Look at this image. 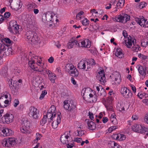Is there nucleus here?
Segmentation results:
<instances>
[{
	"instance_id": "c756f323",
	"label": "nucleus",
	"mask_w": 148,
	"mask_h": 148,
	"mask_svg": "<svg viewBox=\"0 0 148 148\" xmlns=\"http://www.w3.org/2000/svg\"><path fill=\"white\" fill-rule=\"evenodd\" d=\"M87 124L88 128L90 130H93L95 129L96 125L93 122L91 121H88Z\"/></svg>"
},
{
	"instance_id": "473e14b6",
	"label": "nucleus",
	"mask_w": 148,
	"mask_h": 148,
	"mask_svg": "<svg viewBox=\"0 0 148 148\" xmlns=\"http://www.w3.org/2000/svg\"><path fill=\"white\" fill-rule=\"evenodd\" d=\"M5 49L4 45L0 44V58L2 57L5 52Z\"/></svg>"
},
{
	"instance_id": "20e7f679",
	"label": "nucleus",
	"mask_w": 148,
	"mask_h": 148,
	"mask_svg": "<svg viewBox=\"0 0 148 148\" xmlns=\"http://www.w3.org/2000/svg\"><path fill=\"white\" fill-rule=\"evenodd\" d=\"M84 97L89 96V99L90 102H95L97 100V96L94 91L92 90L89 88L83 89L82 91Z\"/></svg>"
},
{
	"instance_id": "b1692460",
	"label": "nucleus",
	"mask_w": 148,
	"mask_h": 148,
	"mask_svg": "<svg viewBox=\"0 0 148 148\" xmlns=\"http://www.w3.org/2000/svg\"><path fill=\"white\" fill-rule=\"evenodd\" d=\"M97 90L98 91V94L99 95L105 96V90L101 86H96Z\"/></svg>"
},
{
	"instance_id": "ea45409f",
	"label": "nucleus",
	"mask_w": 148,
	"mask_h": 148,
	"mask_svg": "<svg viewBox=\"0 0 148 148\" xmlns=\"http://www.w3.org/2000/svg\"><path fill=\"white\" fill-rule=\"evenodd\" d=\"M8 138L4 139L1 142V143L3 146L7 147H10V145L9 144Z\"/></svg>"
},
{
	"instance_id": "a211bd4d",
	"label": "nucleus",
	"mask_w": 148,
	"mask_h": 148,
	"mask_svg": "<svg viewBox=\"0 0 148 148\" xmlns=\"http://www.w3.org/2000/svg\"><path fill=\"white\" fill-rule=\"evenodd\" d=\"M3 118L4 119L6 123L9 124L13 121L14 116L13 115L11 114L7 113L3 116Z\"/></svg>"
},
{
	"instance_id": "774afa93",
	"label": "nucleus",
	"mask_w": 148,
	"mask_h": 148,
	"mask_svg": "<svg viewBox=\"0 0 148 148\" xmlns=\"http://www.w3.org/2000/svg\"><path fill=\"white\" fill-rule=\"evenodd\" d=\"M144 120L148 124V114H146L144 117Z\"/></svg>"
},
{
	"instance_id": "ddd939ff",
	"label": "nucleus",
	"mask_w": 148,
	"mask_h": 148,
	"mask_svg": "<svg viewBox=\"0 0 148 148\" xmlns=\"http://www.w3.org/2000/svg\"><path fill=\"white\" fill-rule=\"evenodd\" d=\"M121 93L123 96L125 98L130 97L132 94L131 91L125 87H121Z\"/></svg>"
},
{
	"instance_id": "cd10ccee",
	"label": "nucleus",
	"mask_w": 148,
	"mask_h": 148,
	"mask_svg": "<svg viewBox=\"0 0 148 148\" xmlns=\"http://www.w3.org/2000/svg\"><path fill=\"white\" fill-rule=\"evenodd\" d=\"M111 148H122L121 146L114 141H110L108 144Z\"/></svg>"
},
{
	"instance_id": "680f3d73",
	"label": "nucleus",
	"mask_w": 148,
	"mask_h": 148,
	"mask_svg": "<svg viewBox=\"0 0 148 148\" xmlns=\"http://www.w3.org/2000/svg\"><path fill=\"white\" fill-rule=\"evenodd\" d=\"M138 57L139 58H140L141 59H145L147 58V56L144 55L141 53H139L138 55Z\"/></svg>"
},
{
	"instance_id": "79ce46f5",
	"label": "nucleus",
	"mask_w": 148,
	"mask_h": 148,
	"mask_svg": "<svg viewBox=\"0 0 148 148\" xmlns=\"http://www.w3.org/2000/svg\"><path fill=\"white\" fill-rule=\"evenodd\" d=\"M140 127V125L135 124L132 126V129L134 132H139Z\"/></svg>"
},
{
	"instance_id": "0eeeda50",
	"label": "nucleus",
	"mask_w": 148,
	"mask_h": 148,
	"mask_svg": "<svg viewBox=\"0 0 148 148\" xmlns=\"http://www.w3.org/2000/svg\"><path fill=\"white\" fill-rule=\"evenodd\" d=\"M56 107L53 105L51 106L48 110L47 115L50 118L48 119V124H49L51 121H53L54 117L56 116Z\"/></svg>"
},
{
	"instance_id": "412c9836",
	"label": "nucleus",
	"mask_w": 148,
	"mask_h": 148,
	"mask_svg": "<svg viewBox=\"0 0 148 148\" xmlns=\"http://www.w3.org/2000/svg\"><path fill=\"white\" fill-rule=\"evenodd\" d=\"M46 72L48 74L49 79L51 82L53 83H55L56 76L55 74L48 70H46Z\"/></svg>"
},
{
	"instance_id": "4c0bfd02",
	"label": "nucleus",
	"mask_w": 148,
	"mask_h": 148,
	"mask_svg": "<svg viewBox=\"0 0 148 148\" xmlns=\"http://www.w3.org/2000/svg\"><path fill=\"white\" fill-rule=\"evenodd\" d=\"M12 73L14 74L18 75L21 73V71L18 68L16 67L12 69Z\"/></svg>"
},
{
	"instance_id": "c85d7f7f",
	"label": "nucleus",
	"mask_w": 148,
	"mask_h": 148,
	"mask_svg": "<svg viewBox=\"0 0 148 148\" xmlns=\"http://www.w3.org/2000/svg\"><path fill=\"white\" fill-rule=\"evenodd\" d=\"M115 56L119 58H122L123 57L124 55L122 53V49L119 48L116 49L115 53Z\"/></svg>"
},
{
	"instance_id": "f8f14e48",
	"label": "nucleus",
	"mask_w": 148,
	"mask_h": 148,
	"mask_svg": "<svg viewBox=\"0 0 148 148\" xmlns=\"http://www.w3.org/2000/svg\"><path fill=\"white\" fill-rule=\"evenodd\" d=\"M20 130L21 132L23 133H29L30 132L29 122L27 120L24 121L23 122L22 126Z\"/></svg>"
},
{
	"instance_id": "9b49d317",
	"label": "nucleus",
	"mask_w": 148,
	"mask_h": 148,
	"mask_svg": "<svg viewBox=\"0 0 148 148\" xmlns=\"http://www.w3.org/2000/svg\"><path fill=\"white\" fill-rule=\"evenodd\" d=\"M124 41L123 42V44H125V46L128 48H130L132 47L135 42L136 40L133 38H132L130 36H129V38H126L125 39H124Z\"/></svg>"
},
{
	"instance_id": "4468645a",
	"label": "nucleus",
	"mask_w": 148,
	"mask_h": 148,
	"mask_svg": "<svg viewBox=\"0 0 148 148\" xmlns=\"http://www.w3.org/2000/svg\"><path fill=\"white\" fill-rule=\"evenodd\" d=\"M136 22L141 26L145 27H148V22L144 17L136 18H135Z\"/></svg>"
},
{
	"instance_id": "a18cd8bd",
	"label": "nucleus",
	"mask_w": 148,
	"mask_h": 148,
	"mask_svg": "<svg viewBox=\"0 0 148 148\" xmlns=\"http://www.w3.org/2000/svg\"><path fill=\"white\" fill-rule=\"evenodd\" d=\"M82 24L83 25L87 26L89 24V21L86 18H85L81 21Z\"/></svg>"
},
{
	"instance_id": "dca6fc26",
	"label": "nucleus",
	"mask_w": 148,
	"mask_h": 148,
	"mask_svg": "<svg viewBox=\"0 0 148 148\" xmlns=\"http://www.w3.org/2000/svg\"><path fill=\"white\" fill-rule=\"evenodd\" d=\"M60 113L57 114L56 116L54 117L53 122L52 123L51 125L53 128L55 129L58 126V125L60 122Z\"/></svg>"
},
{
	"instance_id": "e2e57ef3",
	"label": "nucleus",
	"mask_w": 148,
	"mask_h": 148,
	"mask_svg": "<svg viewBox=\"0 0 148 148\" xmlns=\"http://www.w3.org/2000/svg\"><path fill=\"white\" fill-rule=\"evenodd\" d=\"M147 5V4L145 2H141L139 5V8H143L145 7Z\"/></svg>"
},
{
	"instance_id": "49530a36",
	"label": "nucleus",
	"mask_w": 148,
	"mask_h": 148,
	"mask_svg": "<svg viewBox=\"0 0 148 148\" xmlns=\"http://www.w3.org/2000/svg\"><path fill=\"white\" fill-rule=\"evenodd\" d=\"M42 136L39 133H37L36 134V138L34 140V143H36L38 140L40 139Z\"/></svg>"
},
{
	"instance_id": "5701e85b",
	"label": "nucleus",
	"mask_w": 148,
	"mask_h": 148,
	"mask_svg": "<svg viewBox=\"0 0 148 148\" xmlns=\"http://www.w3.org/2000/svg\"><path fill=\"white\" fill-rule=\"evenodd\" d=\"M113 137L116 140L119 141L124 140L126 138L125 136L121 134H115L113 135Z\"/></svg>"
},
{
	"instance_id": "0e129e2a",
	"label": "nucleus",
	"mask_w": 148,
	"mask_h": 148,
	"mask_svg": "<svg viewBox=\"0 0 148 148\" xmlns=\"http://www.w3.org/2000/svg\"><path fill=\"white\" fill-rule=\"evenodd\" d=\"M123 36L124 37V39H125L126 38H129V36L127 35V34L126 31H123Z\"/></svg>"
},
{
	"instance_id": "a19ab883",
	"label": "nucleus",
	"mask_w": 148,
	"mask_h": 148,
	"mask_svg": "<svg viewBox=\"0 0 148 148\" xmlns=\"http://www.w3.org/2000/svg\"><path fill=\"white\" fill-rule=\"evenodd\" d=\"M148 44V39L145 38L142 40L141 43V45L142 47H146Z\"/></svg>"
},
{
	"instance_id": "4d7b16f0",
	"label": "nucleus",
	"mask_w": 148,
	"mask_h": 148,
	"mask_svg": "<svg viewBox=\"0 0 148 148\" xmlns=\"http://www.w3.org/2000/svg\"><path fill=\"white\" fill-rule=\"evenodd\" d=\"M91 12L92 13H94L95 14H101L103 12L101 10H99L98 11H96L95 9H93L91 10Z\"/></svg>"
},
{
	"instance_id": "58836bf2",
	"label": "nucleus",
	"mask_w": 148,
	"mask_h": 148,
	"mask_svg": "<svg viewBox=\"0 0 148 148\" xmlns=\"http://www.w3.org/2000/svg\"><path fill=\"white\" fill-rule=\"evenodd\" d=\"M84 12L81 11L78 13L76 16V19L77 20H80L84 17Z\"/></svg>"
},
{
	"instance_id": "37998d69",
	"label": "nucleus",
	"mask_w": 148,
	"mask_h": 148,
	"mask_svg": "<svg viewBox=\"0 0 148 148\" xmlns=\"http://www.w3.org/2000/svg\"><path fill=\"white\" fill-rule=\"evenodd\" d=\"M36 6L37 5H36L35 4H32L27 5V9L29 11H30L32 9H34L36 8Z\"/></svg>"
},
{
	"instance_id": "8fccbe9b",
	"label": "nucleus",
	"mask_w": 148,
	"mask_h": 148,
	"mask_svg": "<svg viewBox=\"0 0 148 148\" xmlns=\"http://www.w3.org/2000/svg\"><path fill=\"white\" fill-rule=\"evenodd\" d=\"M113 100V98L110 96L107 98L105 103L112 104Z\"/></svg>"
},
{
	"instance_id": "f257e3e1",
	"label": "nucleus",
	"mask_w": 148,
	"mask_h": 148,
	"mask_svg": "<svg viewBox=\"0 0 148 148\" xmlns=\"http://www.w3.org/2000/svg\"><path fill=\"white\" fill-rule=\"evenodd\" d=\"M29 66L34 70L39 72H43L45 69L44 63L42 62L41 58L34 55L30 56L29 57Z\"/></svg>"
},
{
	"instance_id": "bb28decb",
	"label": "nucleus",
	"mask_w": 148,
	"mask_h": 148,
	"mask_svg": "<svg viewBox=\"0 0 148 148\" xmlns=\"http://www.w3.org/2000/svg\"><path fill=\"white\" fill-rule=\"evenodd\" d=\"M138 70L139 73L141 75H145L146 74V71L145 68H144L141 65H138Z\"/></svg>"
},
{
	"instance_id": "6e6d98bb",
	"label": "nucleus",
	"mask_w": 148,
	"mask_h": 148,
	"mask_svg": "<svg viewBox=\"0 0 148 148\" xmlns=\"http://www.w3.org/2000/svg\"><path fill=\"white\" fill-rule=\"evenodd\" d=\"M12 25V29H13L14 32H16L18 28V25L16 24L13 25Z\"/></svg>"
},
{
	"instance_id": "5fc2aeb1",
	"label": "nucleus",
	"mask_w": 148,
	"mask_h": 148,
	"mask_svg": "<svg viewBox=\"0 0 148 148\" xmlns=\"http://www.w3.org/2000/svg\"><path fill=\"white\" fill-rule=\"evenodd\" d=\"M47 92L46 90L42 91L40 97V99L41 100L42 99L44 98L45 95L47 94Z\"/></svg>"
},
{
	"instance_id": "f704fd0d",
	"label": "nucleus",
	"mask_w": 148,
	"mask_h": 148,
	"mask_svg": "<svg viewBox=\"0 0 148 148\" xmlns=\"http://www.w3.org/2000/svg\"><path fill=\"white\" fill-rule=\"evenodd\" d=\"M69 105L70 106H69V109H68L69 110H73L76 107L75 103L73 101H70Z\"/></svg>"
},
{
	"instance_id": "1a4fd4ad",
	"label": "nucleus",
	"mask_w": 148,
	"mask_h": 148,
	"mask_svg": "<svg viewBox=\"0 0 148 148\" xmlns=\"http://www.w3.org/2000/svg\"><path fill=\"white\" fill-rule=\"evenodd\" d=\"M29 116L33 119H36L38 117L39 111L37 108L33 106L30 107L28 111Z\"/></svg>"
},
{
	"instance_id": "393cba45",
	"label": "nucleus",
	"mask_w": 148,
	"mask_h": 148,
	"mask_svg": "<svg viewBox=\"0 0 148 148\" xmlns=\"http://www.w3.org/2000/svg\"><path fill=\"white\" fill-rule=\"evenodd\" d=\"M115 80L116 83L119 84L121 81V75L118 72L116 71L114 73Z\"/></svg>"
},
{
	"instance_id": "7c9ffc66",
	"label": "nucleus",
	"mask_w": 148,
	"mask_h": 148,
	"mask_svg": "<svg viewBox=\"0 0 148 148\" xmlns=\"http://www.w3.org/2000/svg\"><path fill=\"white\" fill-rule=\"evenodd\" d=\"M116 108L119 111H122L125 110L123 103L121 101L118 102L117 103Z\"/></svg>"
},
{
	"instance_id": "603ef678",
	"label": "nucleus",
	"mask_w": 148,
	"mask_h": 148,
	"mask_svg": "<svg viewBox=\"0 0 148 148\" xmlns=\"http://www.w3.org/2000/svg\"><path fill=\"white\" fill-rule=\"evenodd\" d=\"M37 38L38 39L37 40H36L35 38H32L31 41V43L34 44H36L39 42L40 40V38L38 37L37 36Z\"/></svg>"
},
{
	"instance_id": "a878e982",
	"label": "nucleus",
	"mask_w": 148,
	"mask_h": 148,
	"mask_svg": "<svg viewBox=\"0 0 148 148\" xmlns=\"http://www.w3.org/2000/svg\"><path fill=\"white\" fill-rule=\"evenodd\" d=\"M139 132L144 133L148 136V126L145 127L140 125Z\"/></svg>"
},
{
	"instance_id": "c03bdc74",
	"label": "nucleus",
	"mask_w": 148,
	"mask_h": 148,
	"mask_svg": "<svg viewBox=\"0 0 148 148\" xmlns=\"http://www.w3.org/2000/svg\"><path fill=\"white\" fill-rule=\"evenodd\" d=\"M64 108L66 110L69 109V106H70L69 103L70 101H64Z\"/></svg>"
},
{
	"instance_id": "13d9d810",
	"label": "nucleus",
	"mask_w": 148,
	"mask_h": 148,
	"mask_svg": "<svg viewBox=\"0 0 148 148\" xmlns=\"http://www.w3.org/2000/svg\"><path fill=\"white\" fill-rule=\"evenodd\" d=\"M74 143L73 141L71 143H68L67 144V148H72L74 146Z\"/></svg>"
},
{
	"instance_id": "e433bc0d",
	"label": "nucleus",
	"mask_w": 148,
	"mask_h": 148,
	"mask_svg": "<svg viewBox=\"0 0 148 148\" xmlns=\"http://www.w3.org/2000/svg\"><path fill=\"white\" fill-rule=\"evenodd\" d=\"M49 117L48 116H47V114L46 115H44L40 122V125L42 126L44 125L46 122L47 119V118L49 119Z\"/></svg>"
},
{
	"instance_id": "39448f33",
	"label": "nucleus",
	"mask_w": 148,
	"mask_h": 148,
	"mask_svg": "<svg viewBox=\"0 0 148 148\" xmlns=\"http://www.w3.org/2000/svg\"><path fill=\"white\" fill-rule=\"evenodd\" d=\"M65 68L69 71L70 75L73 77H77L79 74V72L73 64H66Z\"/></svg>"
},
{
	"instance_id": "09e8293b",
	"label": "nucleus",
	"mask_w": 148,
	"mask_h": 148,
	"mask_svg": "<svg viewBox=\"0 0 148 148\" xmlns=\"http://www.w3.org/2000/svg\"><path fill=\"white\" fill-rule=\"evenodd\" d=\"M105 106L107 110L110 111L112 110L113 108L112 105V104L105 103Z\"/></svg>"
},
{
	"instance_id": "2f4dec72",
	"label": "nucleus",
	"mask_w": 148,
	"mask_h": 148,
	"mask_svg": "<svg viewBox=\"0 0 148 148\" xmlns=\"http://www.w3.org/2000/svg\"><path fill=\"white\" fill-rule=\"evenodd\" d=\"M134 52H138L140 50V47L139 45L136 44V42L133 45L132 47L130 48Z\"/></svg>"
},
{
	"instance_id": "6ab92c4d",
	"label": "nucleus",
	"mask_w": 148,
	"mask_h": 148,
	"mask_svg": "<svg viewBox=\"0 0 148 148\" xmlns=\"http://www.w3.org/2000/svg\"><path fill=\"white\" fill-rule=\"evenodd\" d=\"M2 132L4 136H9L13 134V132L10 129L7 127L0 128V133Z\"/></svg>"
},
{
	"instance_id": "338daca9",
	"label": "nucleus",
	"mask_w": 148,
	"mask_h": 148,
	"mask_svg": "<svg viewBox=\"0 0 148 148\" xmlns=\"http://www.w3.org/2000/svg\"><path fill=\"white\" fill-rule=\"evenodd\" d=\"M8 97V96L7 95L3 94L1 95H0V99H3L4 98L7 99Z\"/></svg>"
},
{
	"instance_id": "864d4df0",
	"label": "nucleus",
	"mask_w": 148,
	"mask_h": 148,
	"mask_svg": "<svg viewBox=\"0 0 148 148\" xmlns=\"http://www.w3.org/2000/svg\"><path fill=\"white\" fill-rule=\"evenodd\" d=\"M117 126H112L109 127L108 129V131L110 133L112 132L113 130L116 129L117 128Z\"/></svg>"
},
{
	"instance_id": "3c124183",
	"label": "nucleus",
	"mask_w": 148,
	"mask_h": 148,
	"mask_svg": "<svg viewBox=\"0 0 148 148\" xmlns=\"http://www.w3.org/2000/svg\"><path fill=\"white\" fill-rule=\"evenodd\" d=\"M82 141V139L81 138L75 137L73 138V141L78 143H81Z\"/></svg>"
},
{
	"instance_id": "423d86ee",
	"label": "nucleus",
	"mask_w": 148,
	"mask_h": 148,
	"mask_svg": "<svg viewBox=\"0 0 148 148\" xmlns=\"http://www.w3.org/2000/svg\"><path fill=\"white\" fill-rule=\"evenodd\" d=\"M112 19L114 21L125 23L130 20V16L127 14H124L123 16L119 15Z\"/></svg>"
},
{
	"instance_id": "bf43d9fd",
	"label": "nucleus",
	"mask_w": 148,
	"mask_h": 148,
	"mask_svg": "<svg viewBox=\"0 0 148 148\" xmlns=\"http://www.w3.org/2000/svg\"><path fill=\"white\" fill-rule=\"evenodd\" d=\"M19 100L17 99H15L13 102V105L15 107H16L19 104Z\"/></svg>"
},
{
	"instance_id": "4be33fe9",
	"label": "nucleus",
	"mask_w": 148,
	"mask_h": 148,
	"mask_svg": "<svg viewBox=\"0 0 148 148\" xmlns=\"http://www.w3.org/2000/svg\"><path fill=\"white\" fill-rule=\"evenodd\" d=\"M82 47L86 48H89L91 46V42L88 39L82 40L81 42Z\"/></svg>"
},
{
	"instance_id": "72a5a7b5",
	"label": "nucleus",
	"mask_w": 148,
	"mask_h": 148,
	"mask_svg": "<svg viewBox=\"0 0 148 148\" xmlns=\"http://www.w3.org/2000/svg\"><path fill=\"white\" fill-rule=\"evenodd\" d=\"M22 5V3L20 1H17L16 3L14 4V9L15 10H17L20 9Z\"/></svg>"
},
{
	"instance_id": "de8ad7c7",
	"label": "nucleus",
	"mask_w": 148,
	"mask_h": 148,
	"mask_svg": "<svg viewBox=\"0 0 148 148\" xmlns=\"http://www.w3.org/2000/svg\"><path fill=\"white\" fill-rule=\"evenodd\" d=\"M125 0H119V2L116 4L117 6V7H120V8L123 6Z\"/></svg>"
},
{
	"instance_id": "aec40b11",
	"label": "nucleus",
	"mask_w": 148,
	"mask_h": 148,
	"mask_svg": "<svg viewBox=\"0 0 148 148\" xmlns=\"http://www.w3.org/2000/svg\"><path fill=\"white\" fill-rule=\"evenodd\" d=\"M70 134L69 133H64L60 137L61 142L63 144H66L68 143V139L70 138Z\"/></svg>"
},
{
	"instance_id": "7ed1b4c3",
	"label": "nucleus",
	"mask_w": 148,
	"mask_h": 148,
	"mask_svg": "<svg viewBox=\"0 0 148 148\" xmlns=\"http://www.w3.org/2000/svg\"><path fill=\"white\" fill-rule=\"evenodd\" d=\"M95 64V61L93 59L91 58L88 60L82 59L78 63L77 67L79 69H84L87 71Z\"/></svg>"
},
{
	"instance_id": "f3484780",
	"label": "nucleus",
	"mask_w": 148,
	"mask_h": 148,
	"mask_svg": "<svg viewBox=\"0 0 148 148\" xmlns=\"http://www.w3.org/2000/svg\"><path fill=\"white\" fill-rule=\"evenodd\" d=\"M26 38L29 40V42L31 41L32 38H35L36 40H37V34L34 32L32 31H27L26 34Z\"/></svg>"
},
{
	"instance_id": "69168bd1",
	"label": "nucleus",
	"mask_w": 148,
	"mask_h": 148,
	"mask_svg": "<svg viewBox=\"0 0 148 148\" xmlns=\"http://www.w3.org/2000/svg\"><path fill=\"white\" fill-rule=\"evenodd\" d=\"M10 14L8 12H5L4 15V17L5 18H8L10 16Z\"/></svg>"
},
{
	"instance_id": "6e6552de",
	"label": "nucleus",
	"mask_w": 148,
	"mask_h": 148,
	"mask_svg": "<svg viewBox=\"0 0 148 148\" xmlns=\"http://www.w3.org/2000/svg\"><path fill=\"white\" fill-rule=\"evenodd\" d=\"M97 75V78L103 85L106 82V78L103 69L101 68L99 69Z\"/></svg>"
},
{
	"instance_id": "2eb2a0df",
	"label": "nucleus",
	"mask_w": 148,
	"mask_h": 148,
	"mask_svg": "<svg viewBox=\"0 0 148 148\" xmlns=\"http://www.w3.org/2000/svg\"><path fill=\"white\" fill-rule=\"evenodd\" d=\"M75 45L76 47H80L79 43L78 42V41L75 39V37H73L70 40L69 42L67 43V46L69 49L72 48L74 45Z\"/></svg>"
},
{
	"instance_id": "c9c22d12",
	"label": "nucleus",
	"mask_w": 148,
	"mask_h": 148,
	"mask_svg": "<svg viewBox=\"0 0 148 148\" xmlns=\"http://www.w3.org/2000/svg\"><path fill=\"white\" fill-rule=\"evenodd\" d=\"M9 144L10 147L11 146H13L16 143V140L14 138H8Z\"/></svg>"
},
{
	"instance_id": "9d476101",
	"label": "nucleus",
	"mask_w": 148,
	"mask_h": 148,
	"mask_svg": "<svg viewBox=\"0 0 148 148\" xmlns=\"http://www.w3.org/2000/svg\"><path fill=\"white\" fill-rule=\"evenodd\" d=\"M9 82V85L11 90L12 93L14 95H16L18 93V90L20 87L21 84H19L18 82H16L15 83H13L12 85V79L10 80Z\"/></svg>"
},
{
	"instance_id": "f03ea898",
	"label": "nucleus",
	"mask_w": 148,
	"mask_h": 148,
	"mask_svg": "<svg viewBox=\"0 0 148 148\" xmlns=\"http://www.w3.org/2000/svg\"><path fill=\"white\" fill-rule=\"evenodd\" d=\"M42 21L44 23L50 22V26L54 27L57 25L58 20L57 16L55 14L48 12H45L42 15Z\"/></svg>"
},
{
	"instance_id": "052dcab7",
	"label": "nucleus",
	"mask_w": 148,
	"mask_h": 148,
	"mask_svg": "<svg viewBox=\"0 0 148 148\" xmlns=\"http://www.w3.org/2000/svg\"><path fill=\"white\" fill-rule=\"evenodd\" d=\"M77 135L79 136H82L84 134V131L82 130H77Z\"/></svg>"
}]
</instances>
